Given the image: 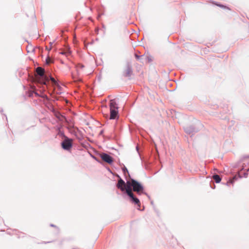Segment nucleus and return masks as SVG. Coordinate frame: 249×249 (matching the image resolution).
<instances>
[{
  "instance_id": "f257e3e1",
  "label": "nucleus",
  "mask_w": 249,
  "mask_h": 249,
  "mask_svg": "<svg viewBox=\"0 0 249 249\" xmlns=\"http://www.w3.org/2000/svg\"><path fill=\"white\" fill-rule=\"evenodd\" d=\"M132 187L133 191L136 192L138 195H141L144 191L143 186L140 183L132 178L126 182V192L128 190L132 191Z\"/></svg>"
},
{
  "instance_id": "f03ea898",
  "label": "nucleus",
  "mask_w": 249,
  "mask_h": 249,
  "mask_svg": "<svg viewBox=\"0 0 249 249\" xmlns=\"http://www.w3.org/2000/svg\"><path fill=\"white\" fill-rule=\"evenodd\" d=\"M110 108V119H115L118 115V107L117 104L114 99H112L110 101L109 103Z\"/></svg>"
},
{
  "instance_id": "7ed1b4c3",
  "label": "nucleus",
  "mask_w": 249,
  "mask_h": 249,
  "mask_svg": "<svg viewBox=\"0 0 249 249\" xmlns=\"http://www.w3.org/2000/svg\"><path fill=\"white\" fill-rule=\"evenodd\" d=\"M36 72L39 76L36 77L38 81L44 85H46L47 82L49 81L48 77L44 74L45 70L41 67H38L36 69Z\"/></svg>"
},
{
  "instance_id": "20e7f679",
  "label": "nucleus",
  "mask_w": 249,
  "mask_h": 249,
  "mask_svg": "<svg viewBox=\"0 0 249 249\" xmlns=\"http://www.w3.org/2000/svg\"><path fill=\"white\" fill-rule=\"evenodd\" d=\"M72 140L66 138L61 143L62 147L64 149L70 150L72 147Z\"/></svg>"
},
{
  "instance_id": "39448f33",
  "label": "nucleus",
  "mask_w": 249,
  "mask_h": 249,
  "mask_svg": "<svg viewBox=\"0 0 249 249\" xmlns=\"http://www.w3.org/2000/svg\"><path fill=\"white\" fill-rule=\"evenodd\" d=\"M126 193L127 194V195L130 197L131 201L133 203H134L135 204H137L139 207H140V201L138 198H137L134 196L133 193H132V191H130V190H128Z\"/></svg>"
},
{
  "instance_id": "423d86ee",
  "label": "nucleus",
  "mask_w": 249,
  "mask_h": 249,
  "mask_svg": "<svg viewBox=\"0 0 249 249\" xmlns=\"http://www.w3.org/2000/svg\"><path fill=\"white\" fill-rule=\"evenodd\" d=\"M101 157L103 160L108 164H111L113 161V158L107 154H102Z\"/></svg>"
},
{
  "instance_id": "0eeeda50",
  "label": "nucleus",
  "mask_w": 249,
  "mask_h": 249,
  "mask_svg": "<svg viewBox=\"0 0 249 249\" xmlns=\"http://www.w3.org/2000/svg\"><path fill=\"white\" fill-rule=\"evenodd\" d=\"M117 186L118 188L120 189L122 191H126V183L121 178H120L118 182Z\"/></svg>"
},
{
  "instance_id": "6e6552de",
  "label": "nucleus",
  "mask_w": 249,
  "mask_h": 249,
  "mask_svg": "<svg viewBox=\"0 0 249 249\" xmlns=\"http://www.w3.org/2000/svg\"><path fill=\"white\" fill-rule=\"evenodd\" d=\"M117 186L118 188L120 189L122 191H126V183L121 178H120L118 182Z\"/></svg>"
},
{
  "instance_id": "1a4fd4ad",
  "label": "nucleus",
  "mask_w": 249,
  "mask_h": 249,
  "mask_svg": "<svg viewBox=\"0 0 249 249\" xmlns=\"http://www.w3.org/2000/svg\"><path fill=\"white\" fill-rule=\"evenodd\" d=\"M84 67V66L82 64H78L76 66V68L78 74H79L81 72L83 71Z\"/></svg>"
},
{
  "instance_id": "9d476101",
  "label": "nucleus",
  "mask_w": 249,
  "mask_h": 249,
  "mask_svg": "<svg viewBox=\"0 0 249 249\" xmlns=\"http://www.w3.org/2000/svg\"><path fill=\"white\" fill-rule=\"evenodd\" d=\"M142 59H143V61H142V63H144V62L149 63L152 61L151 58L149 56H143Z\"/></svg>"
},
{
  "instance_id": "9b49d317",
  "label": "nucleus",
  "mask_w": 249,
  "mask_h": 249,
  "mask_svg": "<svg viewBox=\"0 0 249 249\" xmlns=\"http://www.w3.org/2000/svg\"><path fill=\"white\" fill-rule=\"evenodd\" d=\"M213 179L215 180L216 183H219L221 181V178L218 175H214L213 176Z\"/></svg>"
},
{
  "instance_id": "f8f14e48",
  "label": "nucleus",
  "mask_w": 249,
  "mask_h": 249,
  "mask_svg": "<svg viewBox=\"0 0 249 249\" xmlns=\"http://www.w3.org/2000/svg\"><path fill=\"white\" fill-rule=\"evenodd\" d=\"M236 179V176L232 178V179H230V180H229L227 182V185H229L231 183H232Z\"/></svg>"
},
{
  "instance_id": "ddd939ff",
  "label": "nucleus",
  "mask_w": 249,
  "mask_h": 249,
  "mask_svg": "<svg viewBox=\"0 0 249 249\" xmlns=\"http://www.w3.org/2000/svg\"><path fill=\"white\" fill-rule=\"evenodd\" d=\"M135 56L136 57V58L138 60L140 59L141 58H142V59H143V55H142V56H139L138 55V54H135Z\"/></svg>"
},
{
  "instance_id": "4468645a",
  "label": "nucleus",
  "mask_w": 249,
  "mask_h": 249,
  "mask_svg": "<svg viewBox=\"0 0 249 249\" xmlns=\"http://www.w3.org/2000/svg\"><path fill=\"white\" fill-rule=\"evenodd\" d=\"M50 79H51V80L52 81V82H53V83L54 85H56L57 82H56V81H55V80L54 79V78H53V77H51Z\"/></svg>"
},
{
  "instance_id": "2eb2a0df",
  "label": "nucleus",
  "mask_w": 249,
  "mask_h": 249,
  "mask_svg": "<svg viewBox=\"0 0 249 249\" xmlns=\"http://www.w3.org/2000/svg\"><path fill=\"white\" fill-rule=\"evenodd\" d=\"M61 54H66L67 55H68V54H70V52H62L61 53Z\"/></svg>"
},
{
  "instance_id": "dca6fc26",
  "label": "nucleus",
  "mask_w": 249,
  "mask_h": 249,
  "mask_svg": "<svg viewBox=\"0 0 249 249\" xmlns=\"http://www.w3.org/2000/svg\"><path fill=\"white\" fill-rule=\"evenodd\" d=\"M50 63H51V60L50 59V58H48L47 59H46V63L47 64H49Z\"/></svg>"
},
{
  "instance_id": "f3484780",
  "label": "nucleus",
  "mask_w": 249,
  "mask_h": 249,
  "mask_svg": "<svg viewBox=\"0 0 249 249\" xmlns=\"http://www.w3.org/2000/svg\"><path fill=\"white\" fill-rule=\"evenodd\" d=\"M59 118H66L63 115H60V117Z\"/></svg>"
},
{
  "instance_id": "a211bd4d",
  "label": "nucleus",
  "mask_w": 249,
  "mask_h": 249,
  "mask_svg": "<svg viewBox=\"0 0 249 249\" xmlns=\"http://www.w3.org/2000/svg\"><path fill=\"white\" fill-rule=\"evenodd\" d=\"M218 6H219V7H225L223 5H217Z\"/></svg>"
},
{
  "instance_id": "6ab92c4d",
  "label": "nucleus",
  "mask_w": 249,
  "mask_h": 249,
  "mask_svg": "<svg viewBox=\"0 0 249 249\" xmlns=\"http://www.w3.org/2000/svg\"><path fill=\"white\" fill-rule=\"evenodd\" d=\"M35 94H36L37 96H38V94H37V93H35Z\"/></svg>"
}]
</instances>
